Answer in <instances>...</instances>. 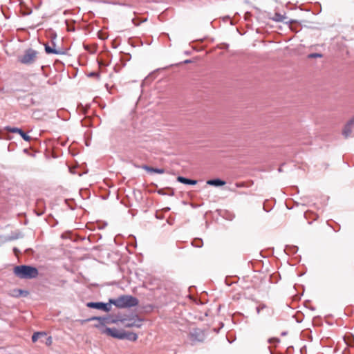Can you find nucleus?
I'll return each instance as SVG.
<instances>
[{
	"instance_id": "5701e85b",
	"label": "nucleus",
	"mask_w": 354,
	"mask_h": 354,
	"mask_svg": "<svg viewBox=\"0 0 354 354\" xmlns=\"http://www.w3.org/2000/svg\"><path fill=\"white\" fill-rule=\"evenodd\" d=\"M265 308V306H258L257 308V312L258 314L260 313V311Z\"/></svg>"
},
{
	"instance_id": "393cba45",
	"label": "nucleus",
	"mask_w": 354,
	"mask_h": 354,
	"mask_svg": "<svg viewBox=\"0 0 354 354\" xmlns=\"http://www.w3.org/2000/svg\"><path fill=\"white\" fill-rule=\"evenodd\" d=\"M89 76L97 77L99 76V74L97 73H90Z\"/></svg>"
},
{
	"instance_id": "ddd939ff",
	"label": "nucleus",
	"mask_w": 354,
	"mask_h": 354,
	"mask_svg": "<svg viewBox=\"0 0 354 354\" xmlns=\"http://www.w3.org/2000/svg\"><path fill=\"white\" fill-rule=\"evenodd\" d=\"M177 180L183 184L192 185L197 184V180L188 179V178H186L183 176H178L177 178Z\"/></svg>"
},
{
	"instance_id": "7c9ffc66",
	"label": "nucleus",
	"mask_w": 354,
	"mask_h": 354,
	"mask_svg": "<svg viewBox=\"0 0 354 354\" xmlns=\"http://www.w3.org/2000/svg\"><path fill=\"white\" fill-rule=\"evenodd\" d=\"M86 145H88V141L87 140H85Z\"/></svg>"
},
{
	"instance_id": "412c9836",
	"label": "nucleus",
	"mask_w": 354,
	"mask_h": 354,
	"mask_svg": "<svg viewBox=\"0 0 354 354\" xmlns=\"http://www.w3.org/2000/svg\"><path fill=\"white\" fill-rule=\"evenodd\" d=\"M235 186L238 188H241V187H247L248 185L245 183L241 182V183H236Z\"/></svg>"
},
{
	"instance_id": "6e6552de",
	"label": "nucleus",
	"mask_w": 354,
	"mask_h": 354,
	"mask_svg": "<svg viewBox=\"0 0 354 354\" xmlns=\"http://www.w3.org/2000/svg\"><path fill=\"white\" fill-rule=\"evenodd\" d=\"M103 333L113 337H116V338H118L120 339H122V336H121L122 332H120L118 330H117L116 328H106L104 330H103Z\"/></svg>"
},
{
	"instance_id": "20e7f679",
	"label": "nucleus",
	"mask_w": 354,
	"mask_h": 354,
	"mask_svg": "<svg viewBox=\"0 0 354 354\" xmlns=\"http://www.w3.org/2000/svg\"><path fill=\"white\" fill-rule=\"evenodd\" d=\"M37 55V51L33 49H28L26 50L24 55L18 57V60L24 64H31L36 60Z\"/></svg>"
},
{
	"instance_id": "7ed1b4c3",
	"label": "nucleus",
	"mask_w": 354,
	"mask_h": 354,
	"mask_svg": "<svg viewBox=\"0 0 354 354\" xmlns=\"http://www.w3.org/2000/svg\"><path fill=\"white\" fill-rule=\"evenodd\" d=\"M189 339L192 345L198 342H203L205 339V335L203 330L199 328L192 329L188 335Z\"/></svg>"
},
{
	"instance_id": "bb28decb",
	"label": "nucleus",
	"mask_w": 354,
	"mask_h": 354,
	"mask_svg": "<svg viewBox=\"0 0 354 354\" xmlns=\"http://www.w3.org/2000/svg\"><path fill=\"white\" fill-rule=\"evenodd\" d=\"M230 190L231 192H235V193H236V192H236V189H230Z\"/></svg>"
},
{
	"instance_id": "9b49d317",
	"label": "nucleus",
	"mask_w": 354,
	"mask_h": 354,
	"mask_svg": "<svg viewBox=\"0 0 354 354\" xmlns=\"http://www.w3.org/2000/svg\"><path fill=\"white\" fill-rule=\"evenodd\" d=\"M121 336H122V339H127L130 341H136L138 339V335L131 332H122Z\"/></svg>"
},
{
	"instance_id": "1a4fd4ad",
	"label": "nucleus",
	"mask_w": 354,
	"mask_h": 354,
	"mask_svg": "<svg viewBox=\"0 0 354 354\" xmlns=\"http://www.w3.org/2000/svg\"><path fill=\"white\" fill-rule=\"evenodd\" d=\"M95 319H97L99 321H100V323L102 324H113V323H116L117 322V320L113 319V317H90V320H95Z\"/></svg>"
},
{
	"instance_id": "aec40b11",
	"label": "nucleus",
	"mask_w": 354,
	"mask_h": 354,
	"mask_svg": "<svg viewBox=\"0 0 354 354\" xmlns=\"http://www.w3.org/2000/svg\"><path fill=\"white\" fill-rule=\"evenodd\" d=\"M19 135L23 138V139L26 141H30L31 138L30 136H28L25 132H24L22 130L19 133Z\"/></svg>"
},
{
	"instance_id": "9d476101",
	"label": "nucleus",
	"mask_w": 354,
	"mask_h": 354,
	"mask_svg": "<svg viewBox=\"0 0 354 354\" xmlns=\"http://www.w3.org/2000/svg\"><path fill=\"white\" fill-rule=\"evenodd\" d=\"M283 250L287 254H292L298 251V248L296 245H283Z\"/></svg>"
},
{
	"instance_id": "39448f33",
	"label": "nucleus",
	"mask_w": 354,
	"mask_h": 354,
	"mask_svg": "<svg viewBox=\"0 0 354 354\" xmlns=\"http://www.w3.org/2000/svg\"><path fill=\"white\" fill-rule=\"evenodd\" d=\"M62 241H71V242H77L81 241L84 239L81 238L76 233L73 232H66L63 233L61 236Z\"/></svg>"
},
{
	"instance_id": "0eeeda50",
	"label": "nucleus",
	"mask_w": 354,
	"mask_h": 354,
	"mask_svg": "<svg viewBox=\"0 0 354 354\" xmlns=\"http://www.w3.org/2000/svg\"><path fill=\"white\" fill-rule=\"evenodd\" d=\"M111 304L109 301L106 304L102 302H90V308L109 312L111 308Z\"/></svg>"
},
{
	"instance_id": "6ab92c4d",
	"label": "nucleus",
	"mask_w": 354,
	"mask_h": 354,
	"mask_svg": "<svg viewBox=\"0 0 354 354\" xmlns=\"http://www.w3.org/2000/svg\"><path fill=\"white\" fill-rule=\"evenodd\" d=\"M6 130L8 132H11V133H17L19 134V133L21 132V129H19V128H17V127H6Z\"/></svg>"
},
{
	"instance_id": "4be33fe9",
	"label": "nucleus",
	"mask_w": 354,
	"mask_h": 354,
	"mask_svg": "<svg viewBox=\"0 0 354 354\" xmlns=\"http://www.w3.org/2000/svg\"><path fill=\"white\" fill-rule=\"evenodd\" d=\"M322 57V55L320 54H317V53H315V54H310L309 55V57Z\"/></svg>"
},
{
	"instance_id": "cd10ccee",
	"label": "nucleus",
	"mask_w": 354,
	"mask_h": 354,
	"mask_svg": "<svg viewBox=\"0 0 354 354\" xmlns=\"http://www.w3.org/2000/svg\"><path fill=\"white\" fill-rule=\"evenodd\" d=\"M31 251H32V250H31V249H26V252L27 253H28L29 252H31Z\"/></svg>"
},
{
	"instance_id": "2eb2a0df",
	"label": "nucleus",
	"mask_w": 354,
	"mask_h": 354,
	"mask_svg": "<svg viewBox=\"0 0 354 354\" xmlns=\"http://www.w3.org/2000/svg\"><path fill=\"white\" fill-rule=\"evenodd\" d=\"M353 123H354L353 121H351L345 126V127L344 129V131H343V133L345 136V137L347 138L348 136H349L351 135V133L352 132V127H353Z\"/></svg>"
},
{
	"instance_id": "c756f323",
	"label": "nucleus",
	"mask_w": 354,
	"mask_h": 354,
	"mask_svg": "<svg viewBox=\"0 0 354 354\" xmlns=\"http://www.w3.org/2000/svg\"><path fill=\"white\" fill-rule=\"evenodd\" d=\"M196 246H198V247H201V246H203V244H201V245H196Z\"/></svg>"
},
{
	"instance_id": "f257e3e1",
	"label": "nucleus",
	"mask_w": 354,
	"mask_h": 354,
	"mask_svg": "<svg viewBox=\"0 0 354 354\" xmlns=\"http://www.w3.org/2000/svg\"><path fill=\"white\" fill-rule=\"evenodd\" d=\"M109 302L118 308L135 307L139 304L136 297L129 295H123L115 299H110Z\"/></svg>"
},
{
	"instance_id": "f03ea898",
	"label": "nucleus",
	"mask_w": 354,
	"mask_h": 354,
	"mask_svg": "<svg viewBox=\"0 0 354 354\" xmlns=\"http://www.w3.org/2000/svg\"><path fill=\"white\" fill-rule=\"evenodd\" d=\"M14 274L19 279H35L38 274V270L32 266L21 265L17 266L14 268Z\"/></svg>"
},
{
	"instance_id": "4468645a",
	"label": "nucleus",
	"mask_w": 354,
	"mask_h": 354,
	"mask_svg": "<svg viewBox=\"0 0 354 354\" xmlns=\"http://www.w3.org/2000/svg\"><path fill=\"white\" fill-rule=\"evenodd\" d=\"M225 181L224 180H222L221 179H212V180H208L207 181V184L209 185H212V186H223V185H225Z\"/></svg>"
},
{
	"instance_id": "b1692460",
	"label": "nucleus",
	"mask_w": 354,
	"mask_h": 354,
	"mask_svg": "<svg viewBox=\"0 0 354 354\" xmlns=\"http://www.w3.org/2000/svg\"><path fill=\"white\" fill-rule=\"evenodd\" d=\"M51 343H52V337H48L47 338V341H46V344H48V345H50V344H51Z\"/></svg>"
},
{
	"instance_id": "a878e982",
	"label": "nucleus",
	"mask_w": 354,
	"mask_h": 354,
	"mask_svg": "<svg viewBox=\"0 0 354 354\" xmlns=\"http://www.w3.org/2000/svg\"><path fill=\"white\" fill-rule=\"evenodd\" d=\"M13 251H14V252H15V254L16 255H17V254H18L19 250H18V249H17V248H13Z\"/></svg>"
},
{
	"instance_id": "dca6fc26",
	"label": "nucleus",
	"mask_w": 354,
	"mask_h": 354,
	"mask_svg": "<svg viewBox=\"0 0 354 354\" xmlns=\"http://www.w3.org/2000/svg\"><path fill=\"white\" fill-rule=\"evenodd\" d=\"M46 333L45 332H35L32 336V342H36L40 337H45Z\"/></svg>"
},
{
	"instance_id": "423d86ee",
	"label": "nucleus",
	"mask_w": 354,
	"mask_h": 354,
	"mask_svg": "<svg viewBox=\"0 0 354 354\" xmlns=\"http://www.w3.org/2000/svg\"><path fill=\"white\" fill-rule=\"evenodd\" d=\"M120 322L123 324L124 326L131 328V327H136L140 328L142 326V319L139 318H133L129 319H121Z\"/></svg>"
},
{
	"instance_id": "a211bd4d",
	"label": "nucleus",
	"mask_w": 354,
	"mask_h": 354,
	"mask_svg": "<svg viewBox=\"0 0 354 354\" xmlns=\"http://www.w3.org/2000/svg\"><path fill=\"white\" fill-rule=\"evenodd\" d=\"M272 19L275 21L281 22L284 21L286 17L279 13H275L274 16Z\"/></svg>"
},
{
	"instance_id": "f3484780",
	"label": "nucleus",
	"mask_w": 354,
	"mask_h": 354,
	"mask_svg": "<svg viewBox=\"0 0 354 354\" xmlns=\"http://www.w3.org/2000/svg\"><path fill=\"white\" fill-rule=\"evenodd\" d=\"M45 50H46V53H48V54L57 55L59 53V50H56L55 48H54L48 45H45Z\"/></svg>"
},
{
	"instance_id": "f8f14e48",
	"label": "nucleus",
	"mask_w": 354,
	"mask_h": 354,
	"mask_svg": "<svg viewBox=\"0 0 354 354\" xmlns=\"http://www.w3.org/2000/svg\"><path fill=\"white\" fill-rule=\"evenodd\" d=\"M142 168L143 169H145V171H147L148 172H151V173L154 172V173H157V174H160L165 173V170L163 169H156V168H153L151 167H149L147 165H142Z\"/></svg>"
},
{
	"instance_id": "c85d7f7f",
	"label": "nucleus",
	"mask_w": 354,
	"mask_h": 354,
	"mask_svg": "<svg viewBox=\"0 0 354 354\" xmlns=\"http://www.w3.org/2000/svg\"><path fill=\"white\" fill-rule=\"evenodd\" d=\"M84 48H85V49L88 50V45H84Z\"/></svg>"
}]
</instances>
